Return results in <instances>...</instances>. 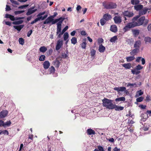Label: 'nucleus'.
I'll use <instances>...</instances> for the list:
<instances>
[{
    "label": "nucleus",
    "mask_w": 151,
    "mask_h": 151,
    "mask_svg": "<svg viewBox=\"0 0 151 151\" xmlns=\"http://www.w3.org/2000/svg\"><path fill=\"white\" fill-rule=\"evenodd\" d=\"M139 16L137 15L134 17L132 19V21L135 27L142 25L144 23L145 17L142 16L139 18Z\"/></svg>",
    "instance_id": "f257e3e1"
},
{
    "label": "nucleus",
    "mask_w": 151,
    "mask_h": 151,
    "mask_svg": "<svg viewBox=\"0 0 151 151\" xmlns=\"http://www.w3.org/2000/svg\"><path fill=\"white\" fill-rule=\"evenodd\" d=\"M102 101L104 106L109 109H113L114 104L112 103V100L105 98Z\"/></svg>",
    "instance_id": "f03ea898"
},
{
    "label": "nucleus",
    "mask_w": 151,
    "mask_h": 151,
    "mask_svg": "<svg viewBox=\"0 0 151 151\" xmlns=\"http://www.w3.org/2000/svg\"><path fill=\"white\" fill-rule=\"evenodd\" d=\"M102 5L104 8L107 9L115 8L117 6L116 4L112 2H107L104 1L102 3Z\"/></svg>",
    "instance_id": "7ed1b4c3"
},
{
    "label": "nucleus",
    "mask_w": 151,
    "mask_h": 151,
    "mask_svg": "<svg viewBox=\"0 0 151 151\" xmlns=\"http://www.w3.org/2000/svg\"><path fill=\"white\" fill-rule=\"evenodd\" d=\"M135 27L132 21L130 23H128L127 25L125 26L123 29V30L124 32H126L130 30V29Z\"/></svg>",
    "instance_id": "20e7f679"
},
{
    "label": "nucleus",
    "mask_w": 151,
    "mask_h": 151,
    "mask_svg": "<svg viewBox=\"0 0 151 151\" xmlns=\"http://www.w3.org/2000/svg\"><path fill=\"white\" fill-rule=\"evenodd\" d=\"M9 113L8 111L6 110H3L0 112V118L3 119L7 116Z\"/></svg>",
    "instance_id": "39448f33"
},
{
    "label": "nucleus",
    "mask_w": 151,
    "mask_h": 151,
    "mask_svg": "<svg viewBox=\"0 0 151 151\" xmlns=\"http://www.w3.org/2000/svg\"><path fill=\"white\" fill-rule=\"evenodd\" d=\"M11 124L10 121H8L5 123L2 120L0 119V127L2 126L4 127L9 126Z\"/></svg>",
    "instance_id": "423d86ee"
},
{
    "label": "nucleus",
    "mask_w": 151,
    "mask_h": 151,
    "mask_svg": "<svg viewBox=\"0 0 151 151\" xmlns=\"http://www.w3.org/2000/svg\"><path fill=\"white\" fill-rule=\"evenodd\" d=\"M63 41L60 40H58L57 43L55 47V49L58 51L60 50L63 46Z\"/></svg>",
    "instance_id": "0eeeda50"
},
{
    "label": "nucleus",
    "mask_w": 151,
    "mask_h": 151,
    "mask_svg": "<svg viewBox=\"0 0 151 151\" xmlns=\"http://www.w3.org/2000/svg\"><path fill=\"white\" fill-rule=\"evenodd\" d=\"M63 22H62V20L60 22H58L57 24V28L56 34L57 35H58V34H59V33L61 32L62 24V23Z\"/></svg>",
    "instance_id": "6e6552de"
},
{
    "label": "nucleus",
    "mask_w": 151,
    "mask_h": 151,
    "mask_svg": "<svg viewBox=\"0 0 151 151\" xmlns=\"http://www.w3.org/2000/svg\"><path fill=\"white\" fill-rule=\"evenodd\" d=\"M55 68L53 66H51L50 67L48 70V72H49L50 74H54L53 76L54 77H56L57 76V74L55 73Z\"/></svg>",
    "instance_id": "1a4fd4ad"
},
{
    "label": "nucleus",
    "mask_w": 151,
    "mask_h": 151,
    "mask_svg": "<svg viewBox=\"0 0 151 151\" xmlns=\"http://www.w3.org/2000/svg\"><path fill=\"white\" fill-rule=\"evenodd\" d=\"M113 19L115 23L116 24H119L122 22L121 17L119 16H115L114 17Z\"/></svg>",
    "instance_id": "9d476101"
},
{
    "label": "nucleus",
    "mask_w": 151,
    "mask_h": 151,
    "mask_svg": "<svg viewBox=\"0 0 151 151\" xmlns=\"http://www.w3.org/2000/svg\"><path fill=\"white\" fill-rule=\"evenodd\" d=\"M114 89L118 92L123 91L126 92L127 91L126 88L124 87H115Z\"/></svg>",
    "instance_id": "9b49d317"
},
{
    "label": "nucleus",
    "mask_w": 151,
    "mask_h": 151,
    "mask_svg": "<svg viewBox=\"0 0 151 151\" xmlns=\"http://www.w3.org/2000/svg\"><path fill=\"white\" fill-rule=\"evenodd\" d=\"M150 9L146 7L144 8L142 10L139 11V15H138L140 16L142 15L145 14L147 13V11Z\"/></svg>",
    "instance_id": "f8f14e48"
},
{
    "label": "nucleus",
    "mask_w": 151,
    "mask_h": 151,
    "mask_svg": "<svg viewBox=\"0 0 151 151\" xmlns=\"http://www.w3.org/2000/svg\"><path fill=\"white\" fill-rule=\"evenodd\" d=\"M123 14L124 16L128 17H132L133 16L134 13L128 11H125L123 12Z\"/></svg>",
    "instance_id": "ddd939ff"
},
{
    "label": "nucleus",
    "mask_w": 151,
    "mask_h": 151,
    "mask_svg": "<svg viewBox=\"0 0 151 151\" xmlns=\"http://www.w3.org/2000/svg\"><path fill=\"white\" fill-rule=\"evenodd\" d=\"M141 42L140 40H137L135 42L134 45V47L136 48H138L139 50V48L141 45Z\"/></svg>",
    "instance_id": "4468645a"
},
{
    "label": "nucleus",
    "mask_w": 151,
    "mask_h": 151,
    "mask_svg": "<svg viewBox=\"0 0 151 151\" xmlns=\"http://www.w3.org/2000/svg\"><path fill=\"white\" fill-rule=\"evenodd\" d=\"M53 20V18L52 17L50 16L48 17L47 19L43 22V24H49L50 22H51Z\"/></svg>",
    "instance_id": "2eb2a0df"
},
{
    "label": "nucleus",
    "mask_w": 151,
    "mask_h": 151,
    "mask_svg": "<svg viewBox=\"0 0 151 151\" xmlns=\"http://www.w3.org/2000/svg\"><path fill=\"white\" fill-rule=\"evenodd\" d=\"M65 19V18L64 17H60L58 19H56L55 20H53L51 22V24H53L56 23L57 22H60L62 20V22H63V21Z\"/></svg>",
    "instance_id": "dca6fc26"
},
{
    "label": "nucleus",
    "mask_w": 151,
    "mask_h": 151,
    "mask_svg": "<svg viewBox=\"0 0 151 151\" xmlns=\"http://www.w3.org/2000/svg\"><path fill=\"white\" fill-rule=\"evenodd\" d=\"M124 109V107L117 106L115 104H114L113 108V109H114L116 111H122Z\"/></svg>",
    "instance_id": "f3484780"
},
{
    "label": "nucleus",
    "mask_w": 151,
    "mask_h": 151,
    "mask_svg": "<svg viewBox=\"0 0 151 151\" xmlns=\"http://www.w3.org/2000/svg\"><path fill=\"white\" fill-rule=\"evenodd\" d=\"M43 65L44 68L45 69H48L50 66V62L48 61H45L43 64Z\"/></svg>",
    "instance_id": "a211bd4d"
},
{
    "label": "nucleus",
    "mask_w": 151,
    "mask_h": 151,
    "mask_svg": "<svg viewBox=\"0 0 151 151\" xmlns=\"http://www.w3.org/2000/svg\"><path fill=\"white\" fill-rule=\"evenodd\" d=\"M110 30L113 32H116L117 31V27L115 25H112L110 27Z\"/></svg>",
    "instance_id": "6ab92c4d"
},
{
    "label": "nucleus",
    "mask_w": 151,
    "mask_h": 151,
    "mask_svg": "<svg viewBox=\"0 0 151 151\" xmlns=\"http://www.w3.org/2000/svg\"><path fill=\"white\" fill-rule=\"evenodd\" d=\"M111 18V15L108 14H106L103 15V18L106 21H108Z\"/></svg>",
    "instance_id": "aec40b11"
},
{
    "label": "nucleus",
    "mask_w": 151,
    "mask_h": 151,
    "mask_svg": "<svg viewBox=\"0 0 151 151\" xmlns=\"http://www.w3.org/2000/svg\"><path fill=\"white\" fill-rule=\"evenodd\" d=\"M132 32L135 37H137L139 34V30L138 29H133L132 30Z\"/></svg>",
    "instance_id": "412c9836"
},
{
    "label": "nucleus",
    "mask_w": 151,
    "mask_h": 151,
    "mask_svg": "<svg viewBox=\"0 0 151 151\" xmlns=\"http://www.w3.org/2000/svg\"><path fill=\"white\" fill-rule=\"evenodd\" d=\"M86 132L89 135L95 134L96 133L95 131L91 128L88 129Z\"/></svg>",
    "instance_id": "4be33fe9"
},
{
    "label": "nucleus",
    "mask_w": 151,
    "mask_h": 151,
    "mask_svg": "<svg viewBox=\"0 0 151 151\" xmlns=\"http://www.w3.org/2000/svg\"><path fill=\"white\" fill-rule=\"evenodd\" d=\"M37 10V9H36L32 10V9H28V11L26 13V15H30L35 12Z\"/></svg>",
    "instance_id": "5701e85b"
},
{
    "label": "nucleus",
    "mask_w": 151,
    "mask_h": 151,
    "mask_svg": "<svg viewBox=\"0 0 151 151\" xmlns=\"http://www.w3.org/2000/svg\"><path fill=\"white\" fill-rule=\"evenodd\" d=\"M144 41L146 44L150 43L151 44V37H145L144 39Z\"/></svg>",
    "instance_id": "b1692460"
},
{
    "label": "nucleus",
    "mask_w": 151,
    "mask_h": 151,
    "mask_svg": "<svg viewBox=\"0 0 151 151\" xmlns=\"http://www.w3.org/2000/svg\"><path fill=\"white\" fill-rule=\"evenodd\" d=\"M24 25H14L13 27L18 31H19L24 27Z\"/></svg>",
    "instance_id": "393cba45"
},
{
    "label": "nucleus",
    "mask_w": 151,
    "mask_h": 151,
    "mask_svg": "<svg viewBox=\"0 0 151 151\" xmlns=\"http://www.w3.org/2000/svg\"><path fill=\"white\" fill-rule=\"evenodd\" d=\"M105 50V47L102 44L99 45V50L101 53L104 52Z\"/></svg>",
    "instance_id": "a878e982"
},
{
    "label": "nucleus",
    "mask_w": 151,
    "mask_h": 151,
    "mask_svg": "<svg viewBox=\"0 0 151 151\" xmlns=\"http://www.w3.org/2000/svg\"><path fill=\"white\" fill-rule=\"evenodd\" d=\"M139 50L138 48H136L130 52V54L133 56H134Z\"/></svg>",
    "instance_id": "bb28decb"
},
{
    "label": "nucleus",
    "mask_w": 151,
    "mask_h": 151,
    "mask_svg": "<svg viewBox=\"0 0 151 151\" xmlns=\"http://www.w3.org/2000/svg\"><path fill=\"white\" fill-rule=\"evenodd\" d=\"M143 8V6L142 5L139 4L134 6V9L136 11H139L141 9Z\"/></svg>",
    "instance_id": "cd10ccee"
},
{
    "label": "nucleus",
    "mask_w": 151,
    "mask_h": 151,
    "mask_svg": "<svg viewBox=\"0 0 151 151\" xmlns=\"http://www.w3.org/2000/svg\"><path fill=\"white\" fill-rule=\"evenodd\" d=\"M53 63L56 68H58L59 66L60 62L58 60H56L53 61Z\"/></svg>",
    "instance_id": "c85d7f7f"
},
{
    "label": "nucleus",
    "mask_w": 151,
    "mask_h": 151,
    "mask_svg": "<svg viewBox=\"0 0 151 151\" xmlns=\"http://www.w3.org/2000/svg\"><path fill=\"white\" fill-rule=\"evenodd\" d=\"M5 17L6 18H9L12 21H14L15 20V17H14V16L10 14H6L5 15Z\"/></svg>",
    "instance_id": "c756f323"
},
{
    "label": "nucleus",
    "mask_w": 151,
    "mask_h": 151,
    "mask_svg": "<svg viewBox=\"0 0 151 151\" xmlns=\"http://www.w3.org/2000/svg\"><path fill=\"white\" fill-rule=\"evenodd\" d=\"M125 100V98L124 97H122L116 98L115 101L116 102L119 101H123Z\"/></svg>",
    "instance_id": "7c9ffc66"
},
{
    "label": "nucleus",
    "mask_w": 151,
    "mask_h": 151,
    "mask_svg": "<svg viewBox=\"0 0 151 151\" xmlns=\"http://www.w3.org/2000/svg\"><path fill=\"white\" fill-rule=\"evenodd\" d=\"M150 127V126L148 124H144L142 129L144 131H147L149 130Z\"/></svg>",
    "instance_id": "2f4dec72"
},
{
    "label": "nucleus",
    "mask_w": 151,
    "mask_h": 151,
    "mask_svg": "<svg viewBox=\"0 0 151 151\" xmlns=\"http://www.w3.org/2000/svg\"><path fill=\"white\" fill-rule=\"evenodd\" d=\"M47 48L44 46H41L39 49L40 52L44 53L47 50Z\"/></svg>",
    "instance_id": "473e14b6"
},
{
    "label": "nucleus",
    "mask_w": 151,
    "mask_h": 151,
    "mask_svg": "<svg viewBox=\"0 0 151 151\" xmlns=\"http://www.w3.org/2000/svg\"><path fill=\"white\" fill-rule=\"evenodd\" d=\"M126 58L127 62H130L134 60L135 59V57L134 56L132 55V56L127 57H126Z\"/></svg>",
    "instance_id": "72a5a7b5"
},
{
    "label": "nucleus",
    "mask_w": 151,
    "mask_h": 151,
    "mask_svg": "<svg viewBox=\"0 0 151 151\" xmlns=\"http://www.w3.org/2000/svg\"><path fill=\"white\" fill-rule=\"evenodd\" d=\"M131 64L130 63H125L122 65L123 66L124 68L129 69L131 68Z\"/></svg>",
    "instance_id": "f704fd0d"
},
{
    "label": "nucleus",
    "mask_w": 151,
    "mask_h": 151,
    "mask_svg": "<svg viewBox=\"0 0 151 151\" xmlns=\"http://www.w3.org/2000/svg\"><path fill=\"white\" fill-rule=\"evenodd\" d=\"M131 72L133 74L137 75L140 73V71L136 69H132L131 70Z\"/></svg>",
    "instance_id": "c9c22d12"
},
{
    "label": "nucleus",
    "mask_w": 151,
    "mask_h": 151,
    "mask_svg": "<svg viewBox=\"0 0 151 151\" xmlns=\"http://www.w3.org/2000/svg\"><path fill=\"white\" fill-rule=\"evenodd\" d=\"M23 22V21L22 20H19L13 22L12 23L15 25H19L22 24Z\"/></svg>",
    "instance_id": "e433bc0d"
},
{
    "label": "nucleus",
    "mask_w": 151,
    "mask_h": 151,
    "mask_svg": "<svg viewBox=\"0 0 151 151\" xmlns=\"http://www.w3.org/2000/svg\"><path fill=\"white\" fill-rule=\"evenodd\" d=\"M143 93V92L141 90H139L137 92L136 96L137 97H139V96L142 95Z\"/></svg>",
    "instance_id": "4c0bfd02"
},
{
    "label": "nucleus",
    "mask_w": 151,
    "mask_h": 151,
    "mask_svg": "<svg viewBox=\"0 0 151 151\" xmlns=\"http://www.w3.org/2000/svg\"><path fill=\"white\" fill-rule=\"evenodd\" d=\"M131 4L133 5H137L139 2V0H131Z\"/></svg>",
    "instance_id": "58836bf2"
},
{
    "label": "nucleus",
    "mask_w": 151,
    "mask_h": 151,
    "mask_svg": "<svg viewBox=\"0 0 151 151\" xmlns=\"http://www.w3.org/2000/svg\"><path fill=\"white\" fill-rule=\"evenodd\" d=\"M117 40V38L116 36H115L111 38L110 41L111 42H114L116 40Z\"/></svg>",
    "instance_id": "ea45409f"
},
{
    "label": "nucleus",
    "mask_w": 151,
    "mask_h": 151,
    "mask_svg": "<svg viewBox=\"0 0 151 151\" xmlns=\"http://www.w3.org/2000/svg\"><path fill=\"white\" fill-rule=\"evenodd\" d=\"M69 37V35L68 32H65L64 33L63 35L64 40L65 41H66L68 38Z\"/></svg>",
    "instance_id": "a19ab883"
},
{
    "label": "nucleus",
    "mask_w": 151,
    "mask_h": 151,
    "mask_svg": "<svg viewBox=\"0 0 151 151\" xmlns=\"http://www.w3.org/2000/svg\"><path fill=\"white\" fill-rule=\"evenodd\" d=\"M19 43L22 45H23L24 43V40L22 38H20L19 39Z\"/></svg>",
    "instance_id": "79ce46f5"
},
{
    "label": "nucleus",
    "mask_w": 151,
    "mask_h": 151,
    "mask_svg": "<svg viewBox=\"0 0 151 151\" xmlns=\"http://www.w3.org/2000/svg\"><path fill=\"white\" fill-rule=\"evenodd\" d=\"M45 58V56L44 55H42L40 56L39 59L40 61H43Z\"/></svg>",
    "instance_id": "37998d69"
},
{
    "label": "nucleus",
    "mask_w": 151,
    "mask_h": 151,
    "mask_svg": "<svg viewBox=\"0 0 151 151\" xmlns=\"http://www.w3.org/2000/svg\"><path fill=\"white\" fill-rule=\"evenodd\" d=\"M86 44L87 43L85 42H83L80 45L81 47L82 48L85 49L86 47Z\"/></svg>",
    "instance_id": "c03bdc74"
},
{
    "label": "nucleus",
    "mask_w": 151,
    "mask_h": 151,
    "mask_svg": "<svg viewBox=\"0 0 151 151\" xmlns=\"http://www.w3.org/2000/svg\"><path fill=\"white\" fill-rule=\"evenodd\" d=\"M71 42L72 44H75L77 42L76 38L75 37H73L71 39Z\"/></svg>",
    "instance_id": "a18cd8bd"
},
{
    "label": "nucleus",
    "mask_w": 151,
    "mask_h": 151,
    "mask_svg": "<svg viewBox=\"0 0 151 151\" xmlns=\"http://www.w3.org/2000/svg\"><path fill=\"white\" fill-rule=\"evenodd\" d=\"M47 17V15L46 14L44 16H40L38 17L39 20H40V19H41L42 20H44L45 19H46Z\"/></svg>",
    "instance_id": "49530a36"
},
{
    "label": "nucleus",
    "mask_w": 151,
    "mask_h": 151,
    "mask_svg": "<svg viewBox=\"0 0 151 151\" xmlns=\"http://www.w3.org/2000/svg\"><path fill=\"white\" fill-rule=\"evenodd\" d=\"M143 68V67L141 65H137L136 67L135 68L138 70H141Z\"/></svg>",
    "instance_id": "de8ad7c7"
},
{
    "label": "nucleus",
    "mask_w": 151,
    "mask_h": 151,
    "mask_svg": "<svg viewBox=\"0 0 151 151\" xmlns=\"http://www.w3.org/2000/svg\"><path fill=\"white\" fill-rule=\"evenodd\" d=\"M143 97L141 96L137 98L136 99V101L138 102H141L143 101Z\"/></svg>",
    "instance_id": "09e8293b"
},
{
    "label": "nucleus",
    "mask_w": 151,
    "mask_h": 151,
    "mask_svg": "<svg viewBox=\"0 0 151 151\" xmlns=\"http://www.w3.org/2000/svg\"><path fill=\"white\" fill-rule=\"evenodd\" d=\"M24 12V10L16 11L14 12V14L16 15H17L18 14H19L22 13Z\"/></svg>",
    "instance_id": "8fccbe9b"
},
{
    "label": "nucleus",
    "mask_w": 151,
    "mask_h": 151,
    "mask_svg": "<svg viewBox=\"0 0 151 151\" xmlns=\"http://www.w3.org/2000/svg\"><path fill=\"white\" fill-rule=\"evenodd\" d=\"M127 87H129V86H134L135 87L137 86V85L136 83H128V84L127 85Z\"/></svg>",
    "instance_id": "3c124183"
},
{
    "label": "nucleus",
    "mask_w": 151,
    "mask_h": 151,
    "mask_svg": "<svg viewBox=\"0 0 151 151\" xmlns=\"http://www.w3.org/2000/svg\"><path fill=\"white\" fill-rule=\"evenodd\" d=\"M97 148L98 150H99V151H104L102 147L100 145L98 146Z\"/></svg>",
    "instance_id": "603ef678"
},
{
    "label": "nucleus",
    "mask_w": 151,
    "mask_h": 151,
    "mask_svg": "<svg viewBox=\"0 0 151 151\" xmlns=\"http://www.w3.org/2000/svg\"><path fill=\"white\" fill-rule=\"evenodd\" d=\"M96 51L94 49H92L91 52V55L92 56H93L95 54Z\"/></svg>",
    "instance_id": "864d4df0"
},
{
    "label": "nucleus",
    "mask_w": 151,
    "mask_h": 151,
    "mask_svg": "<svg viewBox=\"0 0 151 151\" xmlns=\"http://www.w3.org/2000/svg\"><path fill=\"white\" fill-rule=\"evenodd\" d=\"M52 49H50L47 51V53L48 55H50L52 53Z\"/></svg>",
    "instance_id": "5fc2aeb1"
},
{
    "label": "nucleus",
    "mask_w": 151,
    "mask_h": 151,
    "mask_svg": "<svg viewBox=\"0 0 151 151\" xmlns=\"http://www.w3.org/2000/svg\"><path fill=\"white\" fill-rule=\"evenodd\" d=\"M45 14V12L44 11L43 12H40L39 14H38L37 15V17H38L40 16H42L44 15V14Z\"/></svg>",
    "instance_id": "6e6d98bb"
},
{
    "label": "nucleus",
    "mask_w": 151,
    "mask_h": 151,
    "mask_svg": "<svg viewBox=\"0 0 151 151\" xmlns=\"http://www.w3.org/2000/svg\"><path fill=\"white\" fill-rule=\"evenodd\" d=\"M10 1L11 3L14 4L19 5V4L18 2L16 1H14V0H10Z\"/></svg>",
    "instance_id": "4d7b16f0"
},
{
    "label": "nucleus",
    "mask_w": 151,
    "mask_h": 151,
    "mask_svg": "<svg viewBox=\"0 0 151 151\" xmlns=\"http://www.w3.org/2000/svg\"><path fill=\"white\" fill-rule=\"evenodd\" d=\"M29 6L28 4L23 5L22 6H20L18 7L19 9H23L24 8L27 7Z\"/></svg>",
    "instance_id": "13d9d810"
},
{
    "label": "nucleus",
    "mask_w": 151,
    "mask_h": 151,
    "mask_svg": "<svg viewBox=\"0 0 151 151\" xmlns=\"http://www.w3.org/2000/svg\"><path fill=\"white\" fill-rule=\"evenodd\" d=\"M39 20V19L38 17H37V18H36L34 21L32 22L31 23V24H33Z\"/></svg>",
    "instance_id": "bf43d9fd"
},
{
    "label": "nucleus",
    "mask_w": 151,
    "mask_h": 151,
    "mask_svg": "<svg viewBox=\"0 0 151 151\" xmlns=\"http://www.w3.org/2000/svg\"><path fill=\"white\" fill-rule=\"evenodd\" d=\"M100 22L102 26L104 25L106 22L104 19H101L100 20Z\"/></svg>",
    "instance_id": "052dcab7"
},
{
    "label": "nucleus",
    "mask_w": 151,
    "mask_h": 151,
    "mask_svg": "<svg viewBox=\"0 0 151 151\" xmlns=\"http://www.w3.org/2000/svg\"><path fill=\"white\" fill-rule=\"evenodd\" d=\"M148 22H149V20L148 19H145H145L144 20V26L146 25L147 24H148Z\"/></svg>",
    "instance_id": "680f3d73"
},
{
    "label": "nucleus",
    "mask_w": 151,
    "mask_h": 151,
    "mask_svg": "<svg viewBox=\"0 0 151 151\" xmlns=\"http://www.w3.org/2000/svg\"><path fill=\"white\" fill-rule=\"evenodd\" d=\"M2 134H6L7 135H8L9 134L8 131L6 130L2 131Z\"/></svg>",
    "instance_id": "e2e57ef3"
},
{
    "label": "nucleus",
    "mask_w": 151,
    "mask_h": 151,
    "mask_svg": "<svg viewBox=\"0 0 151 151\" xmlns=\"http://www.w3.org/2000/svg\"><path fill=\"white\" fill-rule=\"evenodd\" d=\"M147 29L149 32H151V24H150L148 25Z\"/></svg>",
    "instance_id": "0e129e2a"
},
{
    "label": "nucleus",
    "mask_w": 151,
    "mask_h": 151,
    "mask_svg": "<svg viewBox=\"0 0 151 151\" xmlns=\"http://www.w3.org/2000/svg\"><path fill=\"white\" fill-rule=\"evenodd\" d=\"M64 32H63V31H61V32H60L59 34H58V38H60L61 37V35H62Z\"/></svg>",
    "instance_id": "69168bd1"
},
{
    "label": "nucleus",
    "mask_w": 151,
    "mask_h": 151,
    "mask_svg": "<svg viewBox=\"0 0 151 151\" xmlns=\"http://www.w3.org/2000/svg\"><path fill=\"white\" fill-rule=\"evenodd\" d=\"M141 58L142 57H137L136 59V61L137 62H139Z\"/></svg>",
    "instance_id": "338daca9"
},
{
    "label": "nucleus",
    "mask_w": 151,
    "mask_h": 151,
    "mask_svg": "<svg viewBox=\"0 0 151 151\" xmlns=\"http://www.w3.org/2000/svg\"><path fill=\"white\" fill-rule=\"evenodd\" d=\"M32 31L31 29L27 33V36L28 37H29L32 33Z\"/></svg>",
    "instance_id": "774afa93"
}]
</instances>
